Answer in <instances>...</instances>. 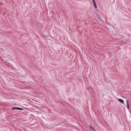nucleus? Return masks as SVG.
I'll use <instances>...</instances> for the list:
<instances>
[{
  "label": "nucleus",
  "mask_w": 131,
  "mask_h": 131,
  "mask_svg": "<svg viewBox=\"0 0 131 131\" xmlns=\"http://www.w3.org/2000/svg\"><path fill=\"white\" fill-rule=\"evenodd\" d=\"M12 109L14 110L15 109H16L18 110H23V109L21 108L17 107H13L12 108Z\"/></svg>",
  "instance_id": "f257e3e1"
},
{
  "label": "nucleus",
  "mask_w": 131,
  "mask_h": 131,
  "mask_svg": "<svg viewBox=\"0 0 131 131\" xmlns=\"http://www.w3.org/2000/svg\"><path fill=\"white\" fill-rule=\"evenodd\" d=\"M117 100L120 102L122 103V104H123L124 103V101L123 100L121 99H117Z\"/></svg>",
  "instance_id": "f03ea898"
},
{
  "label": "nucleus",
  "mask_w": 131,
  "mask_h": 131,
  "mask_svg": "<svg viewBox=\"0 0 131 131\" xmlns=\"http://www.w3.org/2000/svg\"><path fill=\"white\" fill-rule=\"evenodd\" d=\"M93 3L94 6L95 7V8H97V7L96 5V4L95 2H93Z\"/></svg>",
  "instance_id": "7ed1b4c3"
},
{
  "label": "nucleus",
  "mask_w": 131,
  "mask_h": 131,
  "mask_svg": "<svg viewBox=\"0 0 131 131\" xmlns=\"http://www.w3.org/2000/svg\"><path fill=\"white\" fill-rule=\"evenodd\" d=\"M91 129L93 131H96L94 128L93 127H91Z\"/></svg>",
  "instance_id": "20e7f679"
},
{
  "label": "nucleus",
  "mask_w": 131,
  "mask_h": 131,
  "mask_svg": "<svg viewBox=\"0 0 131 131\" xmlns=\"http://www.w3.org/2000/svg\"><path fill=\"white\" fill-rule=\"evenodd\" d=\"M126 103L127 104V105H129V104H128V100H126Z\"/></svg>",
  "instance_id": "39448f33"
},
{
  "label": "nucleus",
  "mask_w": 131,
  "mask_h": 131,
  "mask_svg": "<svg viewBox=\"0 0 131 131\" xmlns=\"http://www.w3.org/2000/svg\"><path fill=\"white\" fill-rule=\"evenodd\" d=\"M129 105H127V109L128 110L129 109Z\"/></svg>",
  "instance_id": "423d86ee"
},
{
  "label": "nucleus",
  "mask_w": 131,
  "mask_h": 131,
  "mask_svg": "<svg viewBox=\"0 0 131 131\" xmlns=\"http://www.w3.org/2000/svg\"><path fill=\"white\" fill-rule=\"evenodd\" d=\"M92 127V125H91L89 126L90 127L91 129V128L92 127Z\"/></svg>",
  "instance_id": "0eeeda50"
},
{
  "label": "nucleus",
  "mask_w": 131,
  "mask_h": 131,
  "mask_svg": "<svg viewBox=\"0 0 131 131\" xmlns=\"http://www.w3.org/2000/svg\"><path fill=\"white\" fill-rule=\"evenodd\" d=\"M95 2L94 0H92V2L93 3V2Z\"/></svg>",
  "instance_id": "6e6552de"
}]
</instances>
